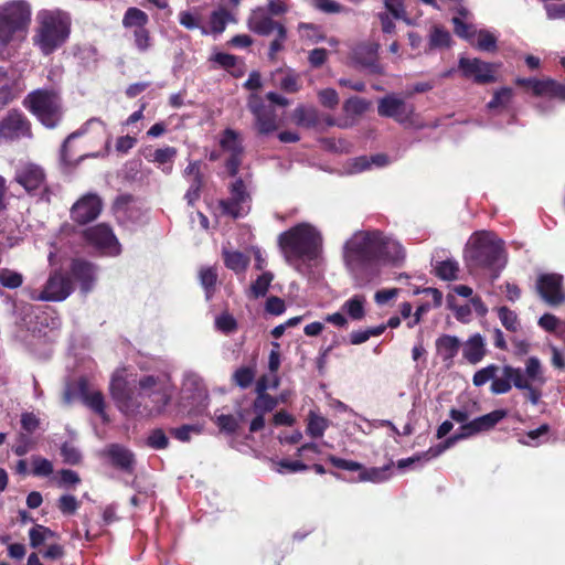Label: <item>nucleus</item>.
Wrapping results in <instances>:
<instances>
[{
    "mask_svg": "<svg viewBox=\"0 0 565 565\" xmlns=\"http://www.w3.org/2000/svg\"><path fill=\"white\" fill-rule=\"evenodd\" d=\"M403 246L379 230L355 231L342 246V259L356 287H365L385 264L403 260Z\"/></svg>",
    "mask_w": 565,
    "mask_h": 565,
    "instance_id": "f257e3e1",
    "label": "nucleus"
},
{
    "mask_svg": "<svg viewBox=\"0 0 565 565\" xmlns=\"http://www.w3.org/2000/svg\"><path fill=\"white\" fill-rule=\"evenodd\" d=\"M499 366L489 364L478 370L472 377L475 386H482L491 381L490 391L492 394L502 395L511 391L512 386L524 392L525 398L537 405L542 398V387L546 384L545 370L537 356H530L525 361L524 369L505 364L501 369V376H498Z\"/></svg>",
    "mask_w": 565,
    "mask_h": 565,
    "instance_id": "f03ea898",
    "label": "nucleus"
},
{
    "mask_svg": "<svg viewBox=\"0 0 565 565\" xmlns=\"http://www.w3.org/2000/svg\"><path fill=\"white\" fill-rule=\"evenodd\" d=\"M277 243L285 262L302 274L307 263L320 257L323 237L316 226L302 222L280 233Z\"/></svg>",
    "mask_w": 565,
    "mask_h": 565,
    "instance_id": "7ed1b4c3",
    "label": "nucleus"
},
{
    "mask_svg": "<svg viewBox=\"0 0 565 565\" xmlns=\"http://www.w3.org/2000/svg\"><path fill=\"white\" fill-rule=\"evenodd\" d=\"M465 260L470 271H489L494 280L508 262L504 242L492 232H476L466 244Z\"/></svg>",
    "mask_w": 565,
    "mask_h": 565,
    "instance_id": "20e7f679",
    "label": "nucleus"
},
{
    "mask_svg": "<svg viewBox=\"0 0 565 565\" xmlns=\"http://www.w3.org/2000/svg\"><path fill=\"white\" fill-rule=\"evenodd\" d=\"M36 21L33 44L43 55H51L70 38L71 15L61 9L41 10L36 14Z\"/></svg>",
    "mask_w": 565,
    "mask_h": 565,
    "instance_id": "39448f33",
    "label": "nucleus"
},
{
    "mask_svg": "<svg viewBox=\"0 0 565 565\" xmlns=\"http://www.w3.org/2000/svg\"><path fill=\"white\" fill-rule=\"evenodd\" d=\"M31 22V7L25 0H12L0 6V45L25 39Z\"/></svg>",
    "mask_w": 565,
    "mask_h": 565,
    "instance_id": "423d86ee",
    "label": "nucleus"
},
{
    "mask_svg": "<svg viewBox=\"0 0 565 565\" xmlns=\"http://www.w3.org/2000/svg\"><path fill=\"white\" fill-rule=\"evenodd\" d=\"M25 104L46 128H55L63 117L61 98L53 92L35 90L29 94Z\"/></svg>",
    "mask_w": 565,
    "mask_h": 565,
    "instance_id": "0eeeda50",
    "label": "nucleus"
},
{
    "mask_svg": "<svg viewBox=\"0 0 565 565\" xmlns=\"http://www.w3.org/2000/svg\"><path fill=\"white\" fill-rule=\"evenodd\" d=\"M109 388L118 408L127 415L140 413L141 407L145 411H154L153 407L148 408L147 405L143 406L145 396L142 393L137 390L138 387L135 384L126 381L121 375L115 374L111 377Z\"/></svg>",
    "mask_w": 565,
    "mask_h": 565,
    "instance_id": "6e6552de",
    "label": "nucleus"
},
{
    "mask_svg": "<svg viewBox=\"0 0 565 565\" xmlns=\"http://www.w3.org/2000/svg\"><path fill=\"white\" fill-rule=\"evenodd\" d=\"M83 238L87 247L100 256L117 257L121 254V244L113 228L105 223L85 228Z\"/></svg>",
    "mask_w": 565,
    "mask_h": 565,
    "instance_id": "1a4fd4ad",
    "label": "nucleus"
},
{
    "mask_svg": "<svg viewBox=\"0 0 565 565\" xmlns=\"http://www.w3.org/2000/svg\"><path fill=\"white\" fill-rule=\"evenodd\" d=\"M14 181L30 195H39L40 201L50 202L51 192L46 186L44 170L32 162L17 166Z\"/></svg>",
    "mask_w": 565,
    "mask_h": 565,
    "instance_id": "9d476101",
    "label": "nucleus"
},
{
    "mask_svg": "<svg viewBox=\"0 0 565 565\" xmlns=\"http://www.w3.org/2000/svg\"><path fill=\"white\" fill-rule=\"evenodd\" d=\"M135 385L146 397H154L156 406H153L157 413H160L169 404L172 394V385L170 377L166 373L158 375H143L135 382Z\"/></svg>",
    "mask_w": 565,
    "mask_h": 565,
    "instance_id": "9b49d317",
    "label": "nucleus"
},
{
    "mask_svg": "<svg viewBox=\"0 0 565 565\" xmlns=\"http://www.w3.org/2000/svg\"><path fill=\"white\" fill-rule=\"evenodd\" d=\"M224 214L234 218L244 217L250 210V195L246 182L237 178L230 186V196L220 202Z\"/></svg>",
    "mask_w": 565,
    "mask_h": 565,
    "instance_id": "f8f14e48",
    "label": "nucleus"
},
{
    "mask_svg": "<svg viewBox=\"0 0 565 565\" xmlns=\"http://www.w3.org/2000/svg\"><path fill=\"white\" fill-rule=\"evenodd\" d=\"M497 64L477 57L461 56L458 61V70L461 76L479 85L494 83L497 81Z\"/></svg>",
    "mask_w": 565,
    "mask_h": 565,
    "instance_id": "ddd939ff",
    "label": "nucleus"
},
{
    "mask_svg": "<svg viewBox=\"0 0 565 565\" xmlns=\"http://www.w3.org/2000/svg\"><path fill=\"white\" fill-rule=\"evenodd\" d=\"M73 287L68 277L60 271H53L42 291L33 290L30 298L35 301H63L72 294Z\"/></svg>",
    "mask_w": 565,
    "mask_h": 565,
    "instance_id": "4468645a",
    "label": "nucleus"
},
{
    "mask_svg": "<svg viewBox=\"0 0 565 565\" xmlns=\"http://www.w3.org/2000/svg\"><path fill=\"white\" fill-rule=\"evenodd\" d=\"M248 109L255 117V126L260 135H269L278 128L275 107L266 105L258 95L249 96Z\"/></svg>",
    "mask_w": 565,
    "mask_h": 565,
    "instance_id": "2eb2a0df",
    "label": "nucleus"
},
{
    "mask_svg": "<svg viewBox=\"0 0 565 565\" xmlns=\"http://www.w3.org/2000/svg\"><path fill=\"white\" fill-rule=\"evenodd\" d=\"M103 210V201L97 193H86L71 209V217L78 224L96 220Z\"/></svg>",
    "mask_w": 565,
    "mask_h": 565,
    "instance_id": "dca6fc26",
    "label": "nucleus"
},
{
    "mask_svg": "<svg viewBox=\"0 0 565 565\" xmlns=\"http://www.w3.org/2000/svg\"><path fill=\"white\" fill-rule=\"evenodd\" d=\"M220 146L225 152L230 153L225 167L230 175L235 177L242 163V154L244 152L239 134L231 128L225 129L221 136Z\"/></svg>",
    "mask_w": 565,
    "mask_h": 565,
    "instance_id": "f3484780",
    "label": "nucleus"
},
{
    "mask_svg": "<svg viewBox=\"0 0 565 565\" xmlns=\"http://www.w3.org/2000/svg\"><path fill=\"white\" fill-rule=\"evenodd\" d=\"M102 456L118 470L132 473L136 467V456L131 449L121 444H109L102 450Z\"/></svg>",
    "mask_w": 565,
    "mask_h": 565,
    "instance_id": "a211bd4d",
    "label": "nucleus"
},
{
    "mask_svg": "<svg viewBox=\"0 0 565 565\" xmlns=\"http://www.w3.org/2000/svg\"><path fill=\"white\" fill-rule=\"evenodd\" d=\"M562 281L563 277L557 274H545L539 277L536 288L545 302L557 306L565 300Z\"/></svg>",
    "mask_w": 565,
    "mask_h": 565,
    "instance_id": "6ab92c4d",
    "label": "nucleus"
},
{
    "mask_svg": "<svg viewBox=\"0 0 565 565\" xmlns=\"http://www.w3.org/2000/svg\"><path fill=\"white\" fill-rule=\"evenodd\" d=\"M30 136V122L19 111L13 110L0 121V142Z\"/></svg>",
    "mask_w": 565,
    "mask_h": 565,
    "instance_id": "aec40b11",
    "label": "nucleus"
},
{
    "mask_svg": "<svg viewBox=\"0 0 565 565\" xmlns=\"http://www.w3.org/2000/svg\"><path fill=\"white\" fill-rule=\"evenodd\" d=\"M377 44L362 43L352 51V60L355 65L372 75L383 74V67L377 61Z\"/></svg>",
    "mask_w": 565,
    "mask_h": 565,
    "instance_id": "412c9836",
    "label": "nucleus"
},
{
    "mask_svg": "<svg viewBox=\"0 0 565 565\" xmlns=\"http://www.w3.org/2000/svg\"><path fill=\"white\" fill-rule=\"evenodd\" d=\"M377 113L382 117L394 118L403 124L409 119L413 107L407 105L403 98L392 94L380 99Z\"/></svg>",
    "mask_w": 565,
    "mask_h": 565,
    "instance_id": "4be33fe9",
    "label": "nucleus"
},
{
    "mask_svg": "<svg viewBox=\"0 0 565 565\" xmlns=\"http://www.w3.org/2000/svg\"><path fill=\"white\" fill-rule=\"evenodd\" d=\"M71 273L74 279L79 282L83 294L93 289L97 275L96 265L84 259H74L71 265Z\"/></svg>",
    "mask_w": 565,
    "mask_h": 565,
    "instance_id": "5701e85b",
    "label": "nucleus"
},
{
    "mask_svg": "<svg viewBox=\"0 0 565 565\" xmlns=\"http://www.w3.org/2000/svg\"><path fill=\"white\" fill-rule=\"evenodd\" d=\"M76 392L82 398L83 403L89 407L93 412L98 414L104 422H107V415L105 413V401L102 392L90 391L88 383L85 379H79L76 383Z\"/></svg>",
    "mask_w": 565,
    "mask_h": 565,
    "instance_id": "b1692460",
    "label": "nucleus"
},
{
    "mask_svg": "<svg viewBox=\"0 0 565 565\" xmlns=\"http://www.w3.org/2000/svg\"><path fill=\"white\" fill-rule=\"evenodd\" d=\"M461 347L460 340L456 335L443 334L436 340V351L447 367L454 364V359Z\"/></svg>",
    "mask_w": 565,
    "mask_h": 565,
    "instance_id": "393cba45",
    "label": "nucleus"
},
{
    "mask_svg": "<svg viewBox=\"0 0 565 565\" xmlns=\"http://www.w3.org/2000/svg\"><path fill=\"white\" fill-rule=\"evenodd\" d=\"M279 25L282 24L266 15L263 9L254 10L248 18L249 30L259 35L267 36L273 32L278 31Z\"/></svg>",
    "mask_w": 565,
    "mask_h": 565,
    "instance_id": "a878e982",
    "label": "nucleus"
},
{
    "mask_svg": "<svg viewBox=\"0 0 565 565\" xmlns=\"http://www.w3.org/2000/svg\"><path fill=\"white\" fill-rule=\"evenodd\" d=\"M486 353V340L480 333L472 334L462 344V355L470 364L479 363Z\"/></svg>",
    "mask_w": 565,
    "mask_h": 565,
    "instance_id": "bb28decb",
    "label": "nucleus"
},
{
    "mask_svg": "<svg viewBox=\"0 0 565 565\" xmlns=\"http://www.w3.org/2000/svg\"><path fill=\"white\" fill-rule=\"evenodd\" d=\"M93 126H98L103 132L106 131V125L100 119L94 117L88 119L78 130L70 134L67 138L64 140L60 150V158L64 164H68L72 162V157L68 153V145L71 143V141L85 135L87 130Z\"/></svg>",
    "mask_w": 565,
    "mask_h": 565,
    "instance_id": "cd10ccee",
    "label": "nucleus"
},
{
    "mask_svg": "<svg viewBox=\"0 0 565 565\" xmlns=\"http://www.w3.org/2000/svg\"><path fill=\"white\" fill-rule=\"evenodd\" d=\"M179 23L188 30H200L202 35H207V26L203 24L202 10L194 7L192 10L181 11L178 15Z\"/></svg>",
    "mask_w": 565,
    "mask_h": 565,
    "instance_id": "c85d7f7f",
    "label": "nucleus"
},
{
    "mask_svg": "<svg viewBox=\"0 0 565 565\" xmlns=\"http://www.w3.org/2000/svg\"><path fill=\"white\" fill-rule=\"evenodd\" d=\"M235 21L234 17L224 8L214 10L209 20L207 35H220L222 34L228 22Z\"/></svg>",
    "mask_w": 565,
    "mask_h": 565,
    "instance_id": "c756f323",
    "label": "nucleus"
},
{
    "mask_svg": "<svg viewBox=\"0 0 565 565\" xmlns=\"http://www.w3.org/2000/svg\"><path fill=\"white\" fill-rule=\"evenodd\" d=\"M508 412L505 409H495L489 414L479 416L471 422L477 434L492 429L499 422L505 418Z\"/></svg>",
    "mask_w": 565,
    "mask_h": 565,
    "instance_id": "7c9ffc66",
    "label": "nucleus"
},
{
    "mask_svg": "<svg viewBox=\"0 0 565 565\" xmlns=\"http://www.w3.org/2000/svg\"><path fill=\"white\" fill-rule=\"evenodd\" d=\"M390 469L391 465H386L383 467H373V468H364L360 469V473L358 477V481L360 482H373V483H382L390 479Z\"/></svg>",
    "mask_w": 565,
    "mask_h": 565,
    "instance_id": "2f4dec72",
    "label": "nucleus"
},
{
    "mask_svg": "<svg viewBox=\"0 0 565 565\" xmlns=\"http://www.w3.org/2000/svg\"><path fill=\"white\" fill-rule=\"evenodd\" d=\"M148 23V14L136 7L128 8L122 18L124 28L132 29V31L146 28Z\"/></svg>",
    "mask_w": 565,
    "mask_h": 565,
    "instance_id": "473e14b6",
    "label": "nucleus"
},
{
    "mask_svg": "<svg viewBox=\"0 0 565 565\" xmlns=\"http://www.w3.org/2000/svg\"><path fill=\"white\" fill-rule=\"evenodd\" d=\"M329 427V420L317 414L313 411H310L308 414V423L306 433L312 438H321L324 435V431Z\"/></svg>",
    "mask_w": 565,
    "mask_h": 565,
    "instance_id": "72a5a7b5",
    "label": "nucleus"
},
{
    "mask_svg": "<svg viewBox=\"0 0 565 565\" xmlns=\"http://www.w3.org/2000/svg\"><path fill=\"white\" fill-rule=\"evenodd\" d=\"M435 274L443 280H455L458 278L459 263L454 258L436 262Z\"/></svg>",
    "mask_w": 565,
    "mask_h": 565,
    "instance_id": "f704fd0d",
    "label": "nucleus"
},
{
    "mask_svg": "<svg viewBox=\"0 0 565 565\" xmlns=\"http://www.w3.org/2000/svg\"><path fill=\"white\" fill-rule=\"evenodd\" d=\"M365 297L362 295H355L352 298L348 299L342 305V310L352 319V320H362L365 316Z\"/></svg>",
    "mask_w": 565,
    "mask_h": 565,
    "instance_id": "c9c22d12",
    "label": "nucleus"
},
{
    "mask_svg": "<svg viewBox=\"0 0 565 565\" xmlns=\"http://www.w3.org/2000/svg\"><path fill=\"white\" fill-rule=\"evenodd\" d=\"M498 38L487 29L477 31L476 39L471 45L482 52H494L497 50Z\"/></svg>",
    "mask_w": 565,
    "mask_h": 565,
    "instance_id": "e433bc0d",
    "label": "nucleus"
},
{
    "mask_svg": "<svg viewBox=\"0 0 565 565\" xmlns=\"http://www.w3.org/2000/svg\"><path fill=\"white\" fill-rule=\"evenodd\" d=\"M177 156V149L173 147H164L157 149L151 161L158 163L164 173H170L172 170V162Z\"/></svg>",
    "mask_w": 565,
    "mask_h": 565,
    "instance_id": "4c0bfd02",
    "label": "nucleus"
},
{
    "mask_svg": "<svg viewBox=\"0 0 565 565\" xmlns=\"http://www.w3.org/2000/svg\"><path fill=\"white\" fill-rule=\"evenodd\" d=\"M451 42V35L445 28L435 25L429 34V50L448 47Z\"/></svg>",
    "mask_w": 565,
    "mask_h": 565,
    "instance_id": "58836bf2",
    "label": "nucleus"
},
{
    "mask_svg": "<svg viewBox=\"0 0 565 565\" xmlns=\"http://www.w3.org/2000/svg\"><path fill=\"white\" fill-rule=\"evenodd\" d=\"M498 318L505 330L516 332L520 329V320L518 315L505 306L498 307Z\"/></svg>",
    "mask_w": 565,
    "mask_h": 565,
    "instance_id": "ea45409f",
    "label": "nucleus"
},
{
    "mask_svg": "<svg viewBox=\"0 0 565 565\" xmlns=\"http://www.w3.org/2000/svg\"><path fill=\"white\" fill-rule=\"evenodd\" d=\"M224 263L228 269L236 273L244 271L248 265V257L241 252H223Z\"/></svg>",
    "mask_w": 565,
    "mask_h": 565,
    "instance_id": "a19ab883",
    "label": "nucleus"
},
{
    "mask_svg": "<svg viewBox=\"0 0 565 565\" xmlns=\"http://www.w3.org/2000/svg\"><path fill=\"white\" fill-rule=\"evenodd\" d=\"M55 536V532L51 529L36 524L29 531L30 545L33 548L41 546L46 540Z\"/></svg>",
    "mask_w": 565,
    "mask_h": 565,
    "instance_id": "79ce46f5",
    "label": "nucleus"
},
{
    "mask_svg": "<svg viewBox=\"0 0 565 565\" xmlns=\"http://www.w3.org/2000/svg\"><path fill=\"white\" fill-rule=\"evenodd\" d=\"M451 22L454 24V31L456 35L471 44L477 34V29L475 25L462 21L459 17H454Z\"/></svg>",
    "mask_w": 565,
    "mask_h": 565,
    "instance_id": "37998d69",
    "label": "nucleus"
},
{
    "mask_svg": "<svg viewBox=\"0 0 565 565\" xmlns=\"http://www.w3.org/2000/svg\"><path fill=\"white\" fill-rule=\"evenodd\" d=\"M295 119L298 125L313 127L318 122V113L312 107L299 106L295 109Z\"/></svg>",
    "mask_w": 565,
    "mask_h": 565,
    "instance_id": "c03bdc74",
    "label": "nucleus"
},
{
    "mask_svg": "<svg viewBox=\"0 0 565 565\" xmlns=\"http://www.w3.org/2000/svg\"><path fill=\"white\" fill-rule=\"evenodd\" d=\"M32 475L35 477H49L53 473L54 467L51 460L34 455L31 457Z\"/></svg>",
    "mask_w": 565,
    "mask_h": 565,
    "instance_id": "a18cd8bd",
    "label": "nucleus"
},
{
    "mask_svg": "<svg viewBox=\"0 0 565 565\" xmlns=\"http://www.w3.org/2000/svg\"><path fill=\"white\" fill-rule=\"evenodd\" d=\"M23 284V276L22 274L9 269V268H1L0 269V285L4 288L9 289H17Z\"/></svg>",
    "mask_w": 565,
    "mask_h": 565,
    "instance_id": "49530a36",
    "label": "nucleus"
},
{
    "mask_svg": "<svg viewBox=\"0 0 565 565\" xmlns=\"http://www.w3.org/2000/svg\"><path fill=\"white\" fill-rule=\"evenodd\" d=\"M201 384H202V380L199 375L194 374L193 372L186 373L184 375V381H183L184 394L191 393V396H193V386H195L199 392V396L206 399L207 392Z\"/></svg>",
    "mask_w": 565,
    "mask_h": 565,
    "instance_id": "de8ad7c7",
    "label": "nucleus"
},
{
    "mask_svg": "<svg viewBox=\"0 0 565 565\" xmlns=\"http://www.w3.org/2000/svg\"><path fill=\"white\" fill-rule=\"evenodd\" d=\"M146 445L154 450L166 449L169 446V438L163 429L156 428L148 434Z\"/></svg>",
    "mask_w": 565,
    "mask_h": 565,
    "instance_id": "09e8293b",
    "label": "nucleus"
},
{
    "mask_svg": "<svg viewBox=\"0 0 565 565\" xmlns=\"http://www.w3.org/2000/svg\"><path fill=\"white\" fill-rule=\"evenodd\" d=\"M278 405V399L269 394H258L253 403L255 413L266 414L275 409Z\"/></svg>",
    "mask_w": 565,
    "mask_h": 565,
    "instance_id": "8fccbe9b",
    "label": "nucleus"
},
{
    "mask_svg": "<svg viewBox=\"0 0 565 565\" xmlns=\"http://www.w3.org/2000/svg\"><path fill=\"white\" fill-rule=\"evenodd\" d=\"M273 274L269 271L263 273L250 286V292L255 298L264 297L273 281Z\"/></svg>",
    "mask_w": 565,
    "mask_h": 565,
    "instance_id": "3c124183",
    "label": "nucleus"
},
{
    "mask_svg": "<svg viewBox=\"0 0 565 565\" xmlns=\"http://www.w3.org/2000/svg\"><path fill=\"white\" fill-rule=\"evenodd\" d=\"M134 45L140 53H146L152 46V40L150 32L147 28L138 29L132 31Z\"/></svg>",
    "mask_w": 565,
    "mask_h": 565,
    "instance_id": "603ef678",
    "label": "nucleus"
},
{
    "mask_svg": "<svg viewBox=\"0 0 565 565\" xmlns=\"http://www.w3.org/2000/svg\"><path fill=\"white\" fill-rule=\"evenodd\" d=\"M543 88V96L558 98L565 102V83H559L554 79H545V84H539Z\"/></svg>",
    "mask_w": 565,
    "mask_h": 565,
    "instance_id": "864d4df0",
    "label": "nucleus"
},
{
    "mask_svg": "<svg viewBox=\"0 0 565 565\" xmlns=\"http://www.w3.org/2000/svg\"><path fill=\"white\" fill-rule=\"evenodd\" d=\"M215 328L224 334H231L237 330V321L231 313L222 312L215 318Z\"/></svg>",
    "mask_w": 565,
    "mask_h": 565,
    "instance_id": "5fc2aeb1",
    "label": "nucleus"
},
{
    "mask_svg": "<svg viewBox=\"0 0 565 565\" xmlns=\"http://www.w3.org/2000/svg\"><path fill=\"white\" fill-rule=\"evenodd\" d=\"M97 50L92 45L78 47L77 52L75 53V57L85 67L94 66L97 63Z\"/></svg>",
    "mask_w": 565,
    "mask_h": 565,
    "instance_id": "6e6d98bb",
    "label": "nucleus"
},
{
    "mask_svg": "<svg viewBox=\"0 0 565 565\" xmlns=\"http://www.w3.org/2000/svg\"><path fill=\"white\" fill-rule=\"evenodd\" d=\"M201 427L199 425H182L180 427L171 428L170 434L182 443H189L193 435H199Z\"/></svg>",
    "mask_w": 565,
    "mask_h": 565,
    "instance_id": "4d7b16f0",
    "label": "nucleus"
},
{
    "mask_svg": "<svg viewBox=\"0 0 565 565\" xmlns=\"http://www.w3.org/2000/svg\"><path fill=\"white\" fill-rule=\"evenodd\" d=\"M512 97H513V90L509 87H503L493 94V97L487 104V107L490 110L499 108V107H505L510 104Z\"/></svg>",
    "mask_w": 565,
    "mask_h": 565,
    "instance_id": "13d9d810",
    "label": "nucleus"
},
{
    "mask_svg": "<svg viewBox=\"0 0 565 565\" xmlns=\"http://www.w3.org/2000/svg\"><path fill=\"white\" fill-rule=\"evenodd\" d=\"M255 379V371L249 366H242L233 374V380L241 388H247L250 386Z\"/></svg>",
    "mask_w": 565,
    "mask_h": 565,
    "instance_id": "bf43d9fd",
    "label": "nucleus"
},
{
    "mask_svg": "<svg viewBox=\"0 0 565 565\" xmlns=\"http://www.w3.org/2000/svg\"><path fill=\"white\" fill-rule=\"evenodd\" d=\"M458 441L459 440H458L457 436L454 434L450 437L446 438L443 443H439L438 445H435V446L430 447L429 449H427L426 451H424V457H426L429 460L437 458L444 451H446L447 449L455 446L456 443H458Z\"/></svg>",
    "mask_w": 565,
    "mask_h": 565,
    "instance_id": "052dcab7",
    "label": "nucleus"
},
{
    "mask_svg": "<svg viewBox=\"0 0 565 565\" xmlns=\"http://www.w3.org/2000/svg\"><path fill=\"white\" fill-rule=\"evenodd\" d=\"M548 430H550V426L547 424H543L540 427H537L536 429H533V430H530L529 433H526V435L524 437L519 439V443L524 446L536 447L541 444V441L539 440L540 437L546 435L548 433Z\"/></svg>",
    "mask_w": 565,
    "mask_h": 565,
    "instance_id": "680f3d73",
    "label": "nucleus"
},
{
    "mask_svg": "<svg viewBox=\"0 0 565 565\" xmlns=\"http://www.w3.org/2000/svg\"><path fill=\"white\" fill-rule=\"evenodd\" d=\"M275 33H276V36L271 41V43L269 45V51H268V58L270 61L276 60V54L284 49V45H285V42L287 39V30L284 25H279L278 31H276Z\"/></svg>",
    "mask_w": 565,
    "mask_h": 565,
    "instance_id": "e2e57ef3",
    "label": "nucleus"
},
{
    "mask_svg": "<svg viewBox=\"0 0 565 565\" xmlns=\"http://www.w3.org/2000/svg\"><path fill=\"white\" fill-rule=\"evenodd\" d=\"M215 424L222 431L234 434L239 427V419L233 415L221 414L216 416Z\"/></svg>",
    "mask_w": 565,
    "mask_h": 565,
    "instance_id": "0e129e2a",
    "label": "nucleus"
},
{
    "mask_svg": "<svg viewBox=\"0 0 565 565\" xmlns=\"http://www.w3.org/2000/svg\"><path fill=\"white\" fill-rule=\"evenodd\" d=\"M79 507L77 499L72 494H63L57 501V508L64 515L74 514Z\"/></svg>",
    "mask_w": 565,
    "mask_h": 565,
    "instance_id": "69168bd1",
    "label": "nucleus"
},
{
    "mask_svg": "<svg viewBox=\"0 0 565 565\" xmlns=\"http://www.w3.org/2000/svg\"><path fill=\"white\" fill-rule=\"evenodd\" d=\"M217 279V274L212 268H204L200 271V281L206 291V298H210Z\"/></svg>",
    "mask_w": 565,
    "mask_h": 565,
    "instance_id": "338daca9",
    "label": "nucleus"
},
{
    "mask_svg": "<svg viewBox=\"0 0 565 565\" xmlns=\"http://www.w3.org/2000/svg\"><path fill=\"white\" fill-rule=\"evenodd\" d=\"M61 456L65 463L77 465L82 460L81 451L71 444L64 443L61 447Z\"/></svg>",
    "mask_w": 565,
    "mask_h": 565,
    "instance_id": "774afa93",
    "label": "nucleus"
}]
</instances>
